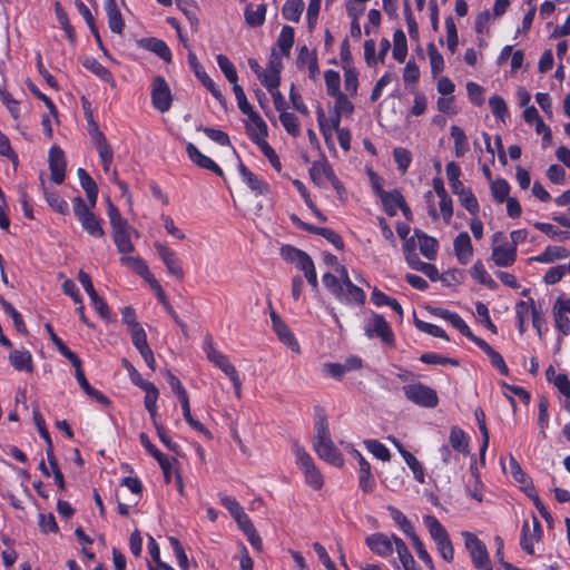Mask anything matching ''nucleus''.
Instances as JSON below:
<instances>
[{"mask_svg": "<svg viewBox=\"0 0 570 570\" xmlns=\"http://www.w3.org/2000/svg\"><path fill=\"white\" fill-rule=\"evenodd\" d=\"M393 58L399 62H403L407 55L406 37L402 30H396L393 35Z\"/></svg>", "mask_w": 570, "mask_h": 570, "instance_id": "obj_45", "label": "nucleus"}, {"mask_svg": "<svg viewBox=\"0 0 570 570\" xmlns=\"http://www.w3.org/2000/svg\"><path fill=\"white\" fill-rule=\"evenodd\" d=\"M402 391L409 401L419 406L432 409L439 403L436 391L420 382L404 385Z\"/></svg>", "mask_w": 570, "mask_h": 570, "instance_id": "obj_9", "label": "nucleus"}, {"mask_svg": "<svg viewBox=\"0 0 570 570\" xmlns=\"http://www.w3.org/2000/svg\"><path fill=\"white\" fill-rule=\"evenodd\" d=\"M203 351L208 362L212 363L215 367L219 368L229 379L234 387L235 396L237 399H240L242 380L239 376V372L230 362L229 357L217 348L216 343L214 342V338L210 334H207L204 337Z\"/></svg>", "mask_w": 570, "mask_h": 570, "instance_id": "obj_3", "label": "nucleus"}, {"mask_svg": "<svg viewBox=\"0 0 570 570\" xmlns=\"http://www.w3.org/2000/svg\"><path fill=\"white\" fill-rule=\"evenodd\" d=\"M292 452L296 465L304 475L305 484L315 491H320L324 487L325 480L313 456L298 442H293Z\"/></svg>", "mask_w": 570, "mask_h": 570, "instance_id": "obj_4", "label": "nucleus"}, {"mask_svg": "<svg viewBox=\"0 0 570 570\" xmlns=\"http://www.w3.org/2000/svg\"><path fill=\"white\" fill-rule=\"evenodd\" d=\"M121 265L130 268L139 276L148 268L147 263L140 256H131L129 254H125L120 257Z\"/></svg>", "mask_w": 570, "mask_h": 570, "instance_id": "obj_58", "label": "nucleus"}, {"mask_svg": "<svg viewBox=\"0 0 570 570\" xmlns=\"http://www.w3.org/2000/svg\"><path fill=\"white\" fill-rule=\"evenodd\" d=\"M403 460L412 471L414 479L421 483H425V474L422 463L411 453H403Z\"/></svg>", "mask_w": 570, "mask_h": 570, "instance_id": "obj_52", "label": "nucleus"}, {"mask_svg": "<svg viewBox=\"0 0 570 570\" xmlns=\"http://www.w3.org/2000/svg\"><path fill=\"white\" fill-rule=\"evenodd\" d=\"M414 237L417 238L422 255L428 259H434L439 249L438 240L420 229L414 230Z\"/></svg>", "mask_w": 570, "mask_h": 570, "instance_id": "obj_32", "label": "nucleus"}, {"mask_svg": "<svg viewBox=\"0 0 570 570\" xmlns=\"http://www.w3.org/2000/svg\"><path fill=\"white\" fill-rule=\"evenodd\" d=\"M324 80L328 96L334 97L336 95L342 94V91L340 90L341 78L337 71L326 70L324 73Z\"/></svg>", "mask_w": 570, "mask_h": 570, "instance_id": "obj_60", "label": "nucleus"}, {"mask_svg": "<svg viewBox=\"0 0 570 570\" xmlns=\"http://www.w3.org/2000/svg\"><path fill=\"white\" fill-rule=\"evenodd\" d=\"M449 441H450L452 449H454L455 451H458L459 453H462L464 455L469 454L470 439H469L468 434L461 428H459L456 425L451 428Z\"/></svg>", "mask_w": 570, "mask_h": 570, "instance_id": "obj_33", "label": "nucleus"}, {"mask_svg": "<svg viewBox=\"0 0 570 570\" xmlns=\"http://www.w3.org/2000/svg\"><path fill=\"white\" fill-rule=\"evenodd\" d=\"M132 232L134 229L129 224L112 228V239L121 256L125 254H131L135 250V246L131 242Z\"/></svg>", "mask_w": 570, "mask_h": 570, "instance_id": "obj_20", "label": "nucleus"}, {"mask_svg": "<svg viewBox=\"0 0 570 570\" xmlns=\"http://www.w3.org/2000/svg\"><path fill=\"white\" fill-rule=\"evenodd\" d=\"M303 10V0H287L283 7L282 13L284 19L293 22H298Z\"/></svg>", "mask_w": 570, "mask_h": 570, "instance_id": "obj_43", "label": "nucleus"}, {"mask_svg": "<svg viewBox=\"0 0 570 570\" xmlns=\"http://www.w3.org/2000/svg\"><path fill=\"white\" fill-rule=\"evenodd\" d=\"M139 46L150 52H154L166 62L171 61V51L167 43L158 38H142L139 40Z\"/></svg>", "mask_w": 570, "mask_h": 570, "instance_id": "obj_24", "label": "nucleus"}, {"mask_svg": "<svg viewBox=\"0 0 570 570\" xmlns=\"http://www.w3.org/2000/svg\"><path fill=\"white\" fill-rule=\"evenodd\" d=\"M423 524L425 525L441 558L445 562H453L454 547L445 527L432 514L423 515Z\"/></svg>", "mask_w": 570, "mask_h": 570, "instance_id": "obj_5", "label": "nucleus"}, {"mask_svg": "<svg viewBox=\"0 0 570 570\" xmlns=\"http://www.w3.org/2000/svg\"><path fill=\"white\" fill-rule=\"evenodd\" d=\"M313 450L324 462L342 468L345 463L344 456L332 440L327 416L323 409H315Z\"/></svg>", "mask_w": 570, "mask_h": 570, "instance_id": "obj_1", "label": "nucleus"}, {"mask_svg": "<svg viewBox=\"0 0 570 570\" xmlns=\"http://www.w3.org/2000/svg\"><path fill=\"white\" fill-rule=\"evenodd\" d=\"M217 65L226 79L232 83H238V76L232 61L225 55H217Z\"/></svg>", "mask_w": 570, "mask_h": 570, "instance_id": "obj_51", "label": "nucleus"}, {"mask_svg": "<svg viewBox=\"0 0 570 570\" xmlns=\"http://www.w3.org/2000/svg\"><path fill=\"white\" fill-rule=\"evenodd\" d=\"M77 175H78L80 185L83 188V190L88 197L90 206L95 207L96 203H97V198H98L97 184L83 168H79L77 170Z\"/></svg>", "mask_w": 570, "mask_h": 570, "instance_id": "obj_35", "label": "nucleus"}, {"mask_svg": "<svg viewBox=\"0 0 570 570\" xmlns=\"http://www.w3.org/2000/svg\"><path fill=\"white\" fill-rule=\"evenodd\" d=\"M453 250L458 262L462 265H466L473 257V245L471 237L466 232H461L454 238Z\"/></svg>", "mask_w": 570, "mask_h": 570, "instance_id": "obj_18", "label": "nucleus"}, {"mask_svg": "<svg viewBox=\"0 0 570 570\" xmlns=\"http://www.w3.org/2000/svg\"><path fill=\"white\" fill-rule=\"evenodd\" d=\"M385 213L389 216H395L399 212V208L403 205L404 197L399 190L387 191L383 194L380 198Z\"/></svg>", "mask_w": 570, "mask_h": 570, "instance_id": "obj_36", "label": "nucleus"}, {"mask_svg": "<svg viewBox=\"0 0 570 570\" xmlns=\"http://www.w3.org/2000/svg\"><path fill=\"white\" fill-rule=\"evenodd\" d=\"M538 313L534 301H520L515 304V318L530 321Z\"/></svg>", "mask_w": 570, "mask_h": 570, "instance_id": "obj_53", "label": "nucleus"}, {"mask_svg": "<svg viewBox=\"0 0 570 570\" xmlns=\"http://www.w3.org/2000/svg\"><path fill=\"white\" fill-rule=\"evenodd\" d=\"M151 104L155 109L166 112L170 109L173 102L171 90L163 76L154 78L151 83Z\"/></svg>", "mask_w": 570, "mask_h": 570, "instance_id": "obj_10", "label": "nucleus"}, {"mask_svg": "<svg viewBox=\"0 0 570 570\" xmlns=\"http://www.w3.org/2000/svg\"><path fill=\"white\" fill-rule=\"evenodd\" d=\"M43 193L49 206L59 214H67L69 206L56 191H50L43 187Z\"/></svg>", "mask_w": 570, "mask_h": 570, "instance_id": "obj_55", "label": "nucleus"}, {"mask_svg": "<svg viewBox=\"0 0 570 570\" xmlns=\"http://www.w3.org/2000/svg\"><path fill=\"white\" fill-rule=\"evenodd\" d=\"M281 256L287 263L294 264L296 268L303 273L308 272L315 266L313 259L307 253L292 245L282 246Z\"/></svg>", "mask_w": 570, "mask_h": 570, "instance_id": "obj_12", "label": "nucleus"}, {"mask_svg": "<svg viewBox=\"0 0 570 570\" xmlns=\"http://www.w3.org/2000/svg\"><path fill=\"white\" fill-rule=\"evenodd\" d=\"M542 534L541 523L534 517L532 528L529 522H523L520 546L529 554L534 553V543L540 541Z\"/></svg>", "mask_w": 570, "mask_h": 570, "instance_id": "obj_15", "label": "nucleus"}, {"mask_svg": "<svg viewBox=\"0 0 570 570\" xmlns=\"http://www.w3.org/2000/svg\"><path fill=\"white\" fill-rule=\"evenodd\" d=\"M72 203L73 214L80 222L83 230H86L92 237H102L105 232L101 227L99 217L96 216L91 210L94 207H91L90 204H86V202L80 196L75 197Z\"/></svg>", "mask_w": 570, "mask_h": 570, "instance_id": "obj_6", "label": "nucleus"}, {"mask_svg": "<svg viewBox=\"0 0 570 570\" xmlns=\"http://www.w3.org/2000/svg\"><path fill=\"white\" fill-rule=\"evenodd\" d=\"M49 168L51 179L58 185L61 184L66 175V159L63 151L57 146H52L49 150Z\"/></svg>", "mask_w": 570, "mask_h": 570, "instance_id": "obj_19", "label": "nucleus"}, {"mask_svg": "<svg viewBox=\"0 0 570 570\" xmlns=\"http://www.w3.org/2000/svg\"><path fill=\"white\" fill-rule=\"evenodd\" d=\"M395 539H401L396 534L387 535L382 532H375L365 538V544L377 557L389 558L395 549Z\"/></svg>", "mask_w": 570, "mask_h": 570, "instance_id": "obj_11", "label": "nucleus"}, {"mask_svg": "<svg viewBox=\"0 0 570 570\" xmlns=\"http://www.w3.org/2000/svg\"><path fill=\"white\" fill-rule=\"evenodd\" d=\"M8 358L16 371L33 372L32 355L28 350H13L10 352Z\"/></svg>", "mask_w": 570, "mask_h": 570, "instance_id": "obj_26", "label": "nucleus"}, {"mask_svg": "<svg viewBox=\"0 0 570 570\" xmlns=\"http://www.w3.org/2000/svg\"><path fill=\"white\" fill-rule=\"evenodd\" d=\"M279 120L285 128V130L292 135V136H298L299 135V122L297 117L294 114L291 112H282L279 115Z\"/></svg>", "mask_w": 570, "mask_h": 570, "instance_id": "obj_63", "label": "nucleus"}, {"mask_svg": "<svg viewBox=\"0 0 570 570\" xmlns=\"http://www.w3.org/2000/svg\"><path fill=\"white\" fill-rule=\"evenodd\" d=\"M533 226L538 230L544 233L547 236H549L552 239L566 240V239L570 238V233L569 232L561 230V229H559L558 227H556L552 224L535 222L533 224Z\"/></svg>", "mask_w": 570, "mask_h": 570, "instance_id": "obj_50", "label": "nucleus"}, {"mask_svg": "<svg viewBox=\"0 0 570 570\" xmlns=\"http://www.w3.org/2000/svg\"><path fill=\"white\" fill-rule=\"evenodd\" d=\"M460 204L472 215L475 216L480 212L479 202L471 189L458 196Z\"/></svg>", "mask_w": 570, "mask_h": 570, "instance_id": "obj_61", "label": "nucleus"}, {"mask_svg": "<svg viewBox=\"0 0 570 570\" xmlns=\"http://www.w3.org/2000/svg\"><path fill=\"white\" fill-rule=\"evenodd\" d=\"M428 56L431 65V72L434 77L440 75L444 70V59L439 52L434 43L428 45Z\"/></svg>", "mask_w": 570, "mask_h": 570, "instance_id": "obj_48", "label": "nucleus"}, {"mask_svg": "<svg viewBox=\"0 0 570 570\" xmlns=\"http://www.w3.org/2000/svg\"><path fill=\"white\" fill-rule=\"evenodd\" d=\"M394 551L397 554V559H399L403 570H422V568L414 560L406 543L402 539H395Z\"/></svg>", "mask_w": 570, "mask_h": 570, "instance_id": "obj_31", "label": "nucleus"}, {"mask_svg": "<svg viewBox=\"0 0 570 570\" xmlns=\"http://www.w3.org/2000/svg\"><path fill=\"white\" fill-rule=\"evenodd\" d=\"M538 426L540 430V438L547 439V429L549 428V401L546 396H541L538 402Z\"/></svg>", "mask_w": 570, "mask_h": 570, "instance_id": "obj_38", "label": "nucleus"}, {"mask_svg": "<svg viewBox=\"0 0 570 570\" xmlns=\"http://www.w3.org/2000/svg\"><path fill=\"white\" fill-rule=\"evenodd\" d=\"M491 195L498 203H503L509 198L510 185L504 178H497L490 184Z\"/></svg>", "mask_w": 570, "mask_h": 570, "instance_id": "obj_44", "label": "nucleus"}, {"mask_svg": "<svg viewBox=\"0 0 570 570\" xmlns=\"http://www.w3.org/2000/svg\"><path fill=\"white\" fill-rule=\"evenodd\" d=\"M258 79L268 91L276 90L281 82L279 73L266 69L262 71Z\"/></svg>", "mask_w": 570, "mask_h": 570, "instance_id": "obj_64", "label": "nucleus"}, {"mask_svg": "<svg viewBox=\"0 0 570 570\" xmlns=\"http://www.w3.org/2000/svg\"><path fill=\"white\" fill-rule=\"evenodd\" d=\"M246 117L245 128L250 140L256 145L265 141L268 135V128L264 119L256 111Z\"/></svg>", "mask_w": 570, "mask_h": 570, "instance_id": "obj_16", "label": "nucleus"}, {"mask_svg": "<svg viewBox=\"0 0 570 570\" xmlns=\"http://www.w3.org/2000/svg\"><path fill=\"white\" fill-rule=\"evenodd\" d=\"M104 8L108 17L109 29L114 33H122L126 24L117 7L116 0H105Z\"/></svg>", "mask_w": 570, "mask_h": 570, "instance_id": "obj_25", "label": "nucleus"}, {"mask_svg": "<svg viewBox=\"0 0 570 570\" xmlns=\"http://www.w3.org/2000/svg\"><path fill=\"white\" fill-rule=\"evenodd\" d=\"M366 450L374 455L376 459L387 462L391 459L390 450L380 441L374 439H366L363 441Z\"/></svg>", "mask_w": 570, "mask_h": 570, "instance_id": "obj_42", "label": "nucleus"}, {"mask_svg": "<svg viewBox=\"0 0 570 570\" xmlns=\"http://www.w3.org/2000/svg\"><path fill=\"white\" fill-rule=\"evenodd\" d=\"M389 510L395 524L407 538L416 532L413 523L402 511L393 507H390Z\"/></svg>", "mask_w": 570, "mask_h": 570, "instance_id": "obj_41", "label": "nucleus"}, {"mask_svg": "<svg viewBox=\"0 0 570 570\" xmlns=\"http://www.w3.org/2000/svg\"><path fill=\"white\" fill-rule=\"evenodd\" d=\"M489 107L498 119L504 121L509 117L508 106L502 97L497 95L490 97Z\"/></svg>", "mask_w": 570, "mask_h": 570, "instance_id": "obj_57", "label": "nucleus"}, {"mask_svg": "<svg viewBox=\"0 0 570 570\" xmlns=\"http://www.w3.org/2000/svg\"><path fill=\"white\" fill-rule=\"evenodd\" d=\"M342 117H343V115L336 114V111L333 110L330 119L327 120L323 109L322 108L318 109L317 121L320 125V129H321L323 136L325 137V139H327L328 137L332 136V130L338 131V130L343 129L340 126Z\"/></svg>", "mask_w": 570, "mask_h": 570, "instance_id": "obj_28", "label": "nucleus"}, {"mask_svg": "<svg viewBox=\"0 0 570 570\" xmlns=\"http://www.w3.org/2000/svg\"><path fill=\"white\" fill-rule=\"evenodd\" d=\"M97 150L105 173H109L114 159V153L101 132L97 134Z\"/></svg>", "mask_w": 570, "mask_h": 570, "instance_id": "obj_37", "label": "nucleus"}, {"mask_svg": "<svg viewBox=\"0 0 570 570\" xmlns=\"http://www.w3.org/2000/svg\"><path fill=\"white\" fill-rule=\"evenodd\" d=\"M189 159L200 168L210 170L218 176H223L222 168L209 157L202 154V151L191 142L187 144L186 147Z\"/></svg>", "mask_w": 570, "mask_h": 570, "instance_id": "obj_22", "label": "nucleus"}, {"mask_svg": "<svg viewBox=\"0 0 570 570\" xmlns=\"http://www.w3.org/2000/svg\"><path fill=\"white\" fill-rule=\"evenodd\" d=\"M491 259L498 267H510L517 261V249L509 244L502 232H497L492 236Z\"/></svg>", "mask_w": 570, "mask_h": 570, "instance_id": "obj_8", "label": "nucleus"}, {"mask_svg": "<svg viewBox=\"0 0 570 570\" xmlns=\"http://www.w3.org/2000/svg\"><path fill=\"white\" fill-rule=\"evenodd\" d=\"M415 326L416 328H419L421 332H424L431 336H434V337H440V338H443L445 341H449V337L445 333V331L440 327L439 325H435V324H432V323H428V322H424V321H421V320H415Z\"/></svg>", "mask_w": 570, "mask_h": 570, "instance_id": "obj_62", "label": "nucleus"}, {"mask_svg": "<svg viewBox=\"0 0 570 570\" xmlns=\"http://www.w3.org/2000/svg\"><path fill=\"white\" fill-rule=\"evenodd\" d=\"M312 180L318 186H325L331 179H334V170L331 165L324 161H315L309 168Z\"/></svg>", "mask_w": 570, "mask_h": 570, "instance_id": "obj_23", "label": "nucleus"}, {"mask_svg": "<svg viewBox=\"0 0 570 570\" xmlns=\"http://www.w3.org/2000/svg\"><path fill=\"white\" fill-rule=\"evenodd\" d=\"M188 61L195 72L197 79L210 91V94L218 100L223 101L224 96L218 89L214 80L206 73V71L199 66L197 58L194 53H189Z\"/></svg>", "mask_w": 570, "mask_h": 570, "instance_id": "obj_21", "label": "nucleus"}, {"mask_svg": "<svg viewBox=\"0 0 570 570\" xmlns=\"http://www.w3.org/2000/svg\"><path fill=\"white\" fill-rule=\"evenodd\" d=\"M446 45L450 52L454 53L459 45V37L454 19L449 16L445 18Z\"/></svg>", "mask_w": 570, "mask_h": 570, "instance_id": "obj_56", "label": "nucleus"}, {"mask_svg": "<svg viewBox=\"0 0 570 570\" xmlns=\"http://www.w3.org/2000/svg\"><path fill=\"white\" fill-rule=\"evenodd\" d=\"M266 17L265 4H259L256 8L248 6L245 9V20L250 27H258L264 23Z\"/></svg>", "mask_w": 570, "mask_h": 570, "instance_id": "obj_46", "label": "nucleus"}, {"mask_svg": "<svg viewBox=\"0 0 570 570\" xmlns=\"http://www.w3.org/2000/svg\"><path fill=\"white\" fill-rule=\"evenodd\" d=\"M273 330L281 342L287 345L293 352L301 353V347L289 327L282 321L276 312H271Z\"/></svg>", "mask_w": 570, "mask_h": 570, "instance_id": "obj_17", "label": "nucleus"}, {"mask_svg": "<svg viewBox=\"0 0 570 570\" xmlns=\"http://www.w3.org/2000/svg\"><path fill=\"white\" fill-rule=\"evenodd\" d=\"M393 158L401 174H405L412 163V154L404 147H396L393 150Z\"/></svg>", "mask_w": 570, "mask_h": 570, "instance_id": "obj_49", "label": "nucleus"}, {"mask_svg": "<svg viewBox=\"0 0 570 570\" xmlns=\"http://www.w3.org/2000/svg\"><path fill=\"white\" fill-rule=\"evenodd\" d=\"M470 274L473 279H475L478 283L485 285L489 288H495L497 283L491 277V275L487 272L483 263L481 261H478L473 264V266L470 269Z\"/></svg>", "mask_w": 570, "mask_h": 570, "instance_id": "obj_39", "label": "nucleus"}, {"mask_svg": "<svg viewBox=\"0 0 570 570\" xmlns=\"http://www.w3.org/2000/svg\"><path fill=\"white\" fill-rule=\"evenodd\" d=\"M450 134L454 144V155L458 158L465 156L470 150V144L464 130L461 127L453 125L450 128Z\"/></svg>", "mask_w": 570, "mask_h": 570, "instance_id": "obj_34", "label": "nucleus"}, {"mask_svg": "<svg viewBox=\"0 0 570 570\" xmlns=\"http://www.w3.org/2000/svg\"><path fill=\"white\" fill-rule=\"evenodd\" d=\"M308 230H312L321 236H323L325 239H327L335 248L343 249L344 242L342 237L334 232L331 228L325 227H307Z\"/></svg>", "mask_w": 570, "mask_h": 570, "instance_id": "obj_59", "label": "nucleus"}, {"mask_svg": "<svg viewBox=\"0 0 570 570\" xmlns=\"http://www.w3.org/2000/svg\"><path fill=\"white\" fill-rule=\"evenodd\" d=\"M570 256V252L562 246H547L542 253L529 258V262L550 264Z\"/></svg>", "mask_w": 570, "mask_h": 570, "instance_id": "obj_27", "label": "nucleus"}, {"mask_svg": "<svg viewBox=\"0 0 570 570\" xmlns=\"http://www.w3.org/2000/svg\"><path fill=\"white\" fill-rule=\"evenodd\" d=\"M461 535L473 567L478 570H492L487 546L472 532L463 531Z\"/></svg>", "mask_w": 570, "mask_h": 570, "instance_id": "obj_7", "label": "nucleus"}, {"mask_svg": "<svg viewBox=\"0 0 570 570\" xmlns=\"http://www.w3.org/2000/svg\"><path fill=\"white\" fill-rule=\"evenodd\" d=\"M154 246L161 262L166 266L167 272L170 275L175 276L177 279H183L184 271L183 267L180 266L176 252L171 249L168 245L160 242H156Z\"/></svg>", "mask_w": 570, "mask_h": 570, "instance_id": "obj_13", "label": "nucleus"}, {"mask_svg": "<svg viewBox=\"0 0 570 570\" xmlns=\"http://www.w3.org/2000/svg\"><path fill=\"white\" fill-rule=\"evenodd\" d=\"M420 361L425 364H432V365H452V366H459V361L455 358H450L446 356H443L441 354L429 352L423 353L420 356Z\"/></svg>", "mask_w": 570, "mask_h": 570, "instance_id": "obj_54", "label": "nucleus"}, {"mask_svg": "<svg viewBox=\"0 0 570 570\" xmlns=\"http://www.w3.org/2000/svg\"><path fill=\"white\" fill-rule=\"evenodd\" d=\"M294 38H295V31L294 28L291 26H284L279 32V36L277 38V46L281 50V52L288 57L291 53V49L294 45Z\"/></svg>", "mask_w": 570, "mask_h": 570, "instance_id": "obj_40", "label": "nucleus"}, {"mask_svg": "<svg viewBox=\"0 0 570 570\" xmlns=\"http://www.w3.org/2000/svg\"><path fill=\"white\" fill-rule=\"evenodd\" d=\"M82 66L97 76L101 81L108 83L111 88L117 87V82L112 76V73L104 67L98 60L95 58H86L82 61Z\"/></svg>", "mask_w": 570, "mask_h": 570, "instance_id": "obj_29", "label": "nucleus"}, {"mask_svg": "<svg viewBox=\"0 0 570 570\" xmlns=\"http://www.w3.org/2000/svg\"><path fill=\"white\" fill-rule=\"evenodd\" d=\"M364 331L368 337H380L386 344H391L394 340V335L389 323L381 315L372 316L366 322Z\"/></svg>", "mask_w": 570, "mask_h": 570, "instance_id": "obj_14", "label": "nucleus"}, {"mask_svg": "<svg viewBox=\"0 0 570 570\" xmlns=\"http://www.w3.org/2000/svg\"><path fill=\"white\" fill-rule=\"evenodd\" d=\"M336 273L337 275L325 273L322 277L323 284L330 293L341 303L363 304L366 298L365 293L352 283L346 267L337 266Z\"/></svg>", "mask_w": 570, "mask_h": 570, "instance_id": "obj_2", "label": "nucleus"}, {"mask_svg": "<svg viewBox=\"0 0 570 570\" xmlns=\"http://www.w3.org/2000/svg\"><path fill=\"white\" fill-rule=\"evenodd\" d=\"M344 69V87L351 97L357 95L358 73L353 66H343Z\"/></svg>", "mask_w": 570, "mask_h": 570, "instance_id": "obj_47", "label": "nucleus"}, {"mask_svg": "<svg viewBox=\"0 0 570 570\" xmlns=\"http://www.w3.org/2000/svg\"><path fill=\"white\" fill-rule=\"evenodd\" d=\"M238 170L243 180L253 191L258 195H265L268 193V185L252 173L244 164H239Z\"/></svg>", "mask_w": 570, "mask_h": 570, "instance_id": "obj_30", "label": "nucleus"}]
</instances>
